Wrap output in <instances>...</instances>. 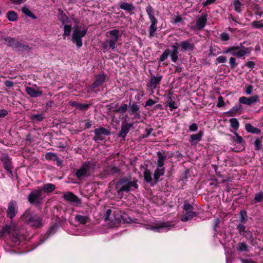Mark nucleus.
<instances>
[{"instance_id":"c756f323","label":"nucleus","mask_w":263,"mask_h":263,"mask_svg":"<svg viewBox=\"0 0 263 263\" xmlns=\"http://www.w3.org/2000/svg\"><path fill=\"white\" fill-rule=\"evenodd\" d=\"M203 135V132L200 131L197 134L192 135L190 136V142L194 144H197L199 141L201 140V138Z\"/></svg>"},{"instance_id":"a18cd8bd","label":"nucleus","mask_w":263,"mask_h":263,"mask_svg":"<svg viewBox=\"0 0 263 263\" xmlns=\"http://www.w3.org/2000/svg\"><path fill=\"white\" fill-rule=\"evenodd\" d=\"M21 10L23 13L29 17H31L33 20H35L36 18V16L27 7H23Z\"/></svg>"},{"instance_id":"7ed1b4c3","label":"nucleus","mask_w":263,"mask_h":263,"mask_svg":"<svg viewBox=\"0 0 263 263\" xmlns=\"http://www.w3.org/2000/svg\"><path fill=\"white\" fill-rule=\"evenodd\" d=\"M41 189L34 190L28 195L27 199L28 202L31 204L40 205L42 204L43 199Z\"/></svg>"},{"instance_id":"0eeeda50","label":"nucleus","mask_w":263,"mask_h":263,"mask_svg":"<svg viewBox=\"0 0 263 263\" xmlns=\"http://www.w3.org/2000/svg\"><path fill=\"white\" fill-rule=\"evenodd\" d=\"M94 133L95 136L93 137L92 140L95 142L103 140L104 139V136H109L110 134V132L108 129L103 127L96 128Z\"/></svg>"},{"instance_id":"603ef678","label":"nucleus","mask_w":263,"mask_h":263,"mask_svg":"<svg viewBox=\"0 0 263 263\" xmlns=\"http://www.w3.org/2000/svg\"><path fill=\"white\" fill-rule=\"evenodd\" d=\"M246 226L241 223H239L236 226V229L238 230V233L241 235H242L247 231L246 230Z\"/></svg>"},{"instance_id":"b1692460","label":"nucleus","mask_w":263,"mask_h":263,"mask_svg":"<svg viewBox=\"0 0 263 263\" xmlns=\"http://www.w3.org/2000/svg\"><path fill=\"white\" fill-rule=\"evenodd\" d=\"M164 167L157 166L154 174V183H153V185L156 184L158 182L160 177L164 175Z\"/></svg>"},{"instance_id":"f8f14e48","label":"nucleus","mask_w":263,"mask_h":263,"mask_svg":"<svg viewBox=\"0 0 263 263\" xmlns=\"http://www.w3.org/2000/svg\"><path fill=\"white\" fill-rule=\"evenodd\" d=\"M133 123H127L122 122L121 130L118 134L119 137L122 138L123 140L125 139L127 134L129 133L130 128L133 126Z\"/></svg>"},{"instance_id":"20e7f679","label":"nucleus","mask_w":263,"mask_h":263,"mask_svg":"<svg viewBox=\"0 0 263 263\" xmlns=\"http://www.w3.org/2000/svg\"><path fill=\"white\" fill-rule=\"evenodd\" d=\"M87 31V28L80 30L79 27H75L72 35V41L75 43L77 48H80L83 45L82 37H84Z\"/></svg>"},{"instance_id":"338daca9","label":"nucleus","mask_w":263,"mask_h":263,"mask_svg":"<svg viewBox=\"0 0 263 263\" xmlns=\"http://www.w3.org/2000/svg\"><path fill=\"white\" fill-rule=\"evenodd\" d=\"M153 131V129L152 128H146L145 129L144 134L143 135V138H146L148 137Z\"/></svg>"},{"instance_id":"79ce46f5","label":"nucleus","mask_w":263,"mask_h":263,"mask_svg":"<svg viewBox=\"0 0 263 263\" xmlns=\"http://www.w3.org/2000/svg\"><path fill=\"white\" fill-rule=\"evenodd\" d=\"M262 201H263V192L260 191L255 195L254 198L251 202L252 204H254L261 202Z\"/></svg>"},{"instance_id":"9b49d317","label":"nucleus","mask_w":263,"mask_h":263,"mask_svg":"<svg viewBox=\"0 0 263 263\" xmlns=\"http://www.w3.org/2000/svg\"><path fill=\"white\" fill-rule=\"evenodd\" d=\"M17 205L14 200L10 201L7 210V216L10 219L13 218L17 213Z\"/></svg>"},{"instance_id":"13d9d810","label":"nucleus","mask_w":263,"mask_h":263,"mask_svg":"<svg viewBox=\"0 0 263 263\" xmlns=\"http://www.w3.org/2000/svg\"><path fill=\"white\" fill-rule=\"evenodd\" d=\"M239 49V46H233L227 48L223 52V53H228L229 52H233L234 50H238Z\"/></svg>"},{"instance_id":"c9c22d12","label":"nucleus","mask_w":263,"mask_h":263,"mask_svg":"<svg viewBox=\"0 0 263 263\" xmlns=\"http://www.w3.org/2000/svg\"><path fill=\"white\" fill-rule=\"evenodd\" d=\"M246 130L249 132L253 134H258L260 133L261 130L259 128L255 127L250 124H247L245 126Z\"/></svg>"},{"instance_id":"69168bd1","label":"nucleus","mask_w":263,"mask_h":263,"mask_svg":"<svg viewBox=\"0 0 263 263\" xmlns=\"http://www.w3.org/2000/svg\"><path fill=\"white\" fill-rule=\"evenodd\" d=\"M182 20V18L181 16H174L172 18V22L174 23H177L181 22Z\"/></svg>"},{"instance_id":"6e6d98bb","label":"nucleus","mask_w":263,"mask_h":263,"mask_svg":"<svg viewBox=\"0 0 263 263\" xmlns=\"http://www.w3.org/2000/svg\"><path fill=\"white\" fill-rule=\"evenodd\" d=\"M183 209L185 211V212L194 211V206L191 204L187 203H184L183 205Z\"/></svg>"},{"instance_id":"680f3d73","label":"nucleus","mask_w":263,"mask_h":263,"mask_svg":"<svg viewBox=\"0 0 263 263\" xmlns=\"http://www.w3.org/2000/svg\"><path fill=\"white\" fill-rule=\"evenodd\" d=\"M229 63H230V67H231V68H234L237 65V64L236 62V60H235V59L234 58L231 57V58H230V59H229Z\"/></svg>"},{"instance_id":"e433bc0d","label":"nucleus","mask_w":263,"mask_h":263,"mask_svg":"<svg viewBox=\"0 0 263 263\" xmlns=\"http://www.w3.org/2000/svg\"><path fill=\"white\" fill-rule=\"evenodd\" d=\"M111 45V44H110V43L105 40V41L101 44V49L103 50L104 52L108 51L109 49H111L112 50H114L116 48L115 47Z\"/></svg>"},{"instance_id":"f704fd0d","label":"nucleus","mask_w":263,"mask_h":263,"mask_svg":"<svg viewBox=\"0 0 263 263\" xmlns=\"http://www.w3.org/2000/svg\"><path fill=\"white\" fill-rule=\"evenodd\" d=\"M143 176L146 182L151 183L152 185L153 183H154V182H153L152 174L149 170L147 169L145 170L143 173Z\"/></svg>"},{"instance_id":"473e14b6","label":"nucleus","mask_w":263,"mask_h":263,"mask_svg":"<svg viewBox=\"0 0 263 263\" xmlns=\"http://www.w3.org/2000/svg\"><path fill=\"white\" fill-rule=\"evenodd\" d=\"M249 49L248 48L243 47L242 49L237 50H234L232 53V54L234 56H236L237 58H242L243 57L248 51Z\"/></svg>"},{"instance_id":"393cba45","label":"nucleus","mask_w":263,"mask_h":263,"mask_svg":"<svg viewBox=\"0 0 263 263\" xmlns=\"http://www.w3.org/2000/svg\"><path fill=\"white\" fill-rule=\"evenodd\" d=\"M74 219L76 221L81 224H85L90 220L89 215H82L81 214L76 215Z\"/></svg>"},{"instance_id":"4be33fe9","label":"nucleus","mask_w":263,"mask_h":263,"mask_svg":"<svg viewBox=\"0 0 263 263\" xmlns=\"http://www.w3.org/2000/svg\"><path fill=\"white\" fill-rule=\"evenodd\" d=\"M150 21L151 24L149 27L148 37L152 38L154 36L155 33L157 30V24L158 23V20L156 18L151 20Z\"/></svg>"},{"instance_id":"de8ad7c7","label":"nucleus","mask_w":263,"mask_h":263,"mask_svg":"<svg viewBox=\"0 0 263 263\" xmlns=\"http://www.w3.org/2000/svg\"><path fill=\"white\" fill-rule=\"evenodd\" d=\"M7 18L9 21H15L17 18V13L14 11H9L7 14Z\"/></svg>"},{"instance_id":"1a4fd4ad","label":"nucleus","mask_w":263,"mask_h":263,"mask_svg":"<svg viewBox=\"0 0 263 263\" xmlns=\"http://www.w3.org/2000/svg\"><path fill=\"white\" fill-rule=\"evenodd\" d=\"M259 96L255 95L250 97L242 96L239 98V102L240 104H245L249 106H252L259 102Z\"/></svg>"},{"instance_id":"2eb2a0df","label":"nucleus","mask_w":263,"mask_h":263,"mask_svg":"<svg viewBox=\"0 0 263 263\" xmlns=\"http://www.w3.org/2000/svg\"><path fill=\"white\" fill-rule=\"evenodd\" d=\"M173 225L170 224L168 222H160L155 226L151 227V229L155 232H160L161 229L169 230Z\"/></svg>"},{"instance_id":"8fccbe9b","label":"nucleus","mask_w":263,"mask_h":263,"mask_svg":"<svg viewBox=\"0 0 263 263\" xmlns=\"http://www.w3.org/2000/svg\"><path fill=\"white\" fill-rule=\"evenodd\" d=\"M239 220L241 223H245L247 220V214L246 211H241L239 213Z\"/></svg>"},{"instance_id":"9d476101","label":"nucleus","mask_w":263,"mask_h":263,"mask_svg":"<svg viewBox=\"0 0 263 263\" xmlns=\"http://www.w3.org/2000/svg\"><path fill=\"white\" fill-rule=\"evenodd\" d=\"M1 161L4 164V168L10 175L12 174V170L13 168L11 159L9 157L8 154H3L1 155L0 158Z\"/></svg>"},{"instance_id":"f3484780","label":"nucleus","mask_w":263,"mask_h":263,"mask_svg":"<svg viewBox=\"0 0 263 263\" xmlns=\"http://www.w3.org/2000/svg\"><path fill=\"white\" fill-rule=\"evenodd\" d=\"M15 227L13 224H6L0 231V237L6 235H13Z\"/></svg>"},{"instance_id":"09e8293b","label":"nucleus","mask_w":263,"mask_h":263,"mask_svg":"<svg viewBox=\"0 0 263 263\" xmlns=\"http://www.w3.org/2000/svg\"><path fill=\"white\" fill-rule=\"evenodd\" d=\"M231 127L235 130L238 129L239 126V123L236 118H232L230 119Z\"/></svg>"},{"instance_id":"f257e3e1","label":"nucleus","mask_w":263,"mask_h":263,"mask_svg":"<svg viewBox=\"0 0 263 263\" xmlns=\"http://www.w3.org/2000/svg\"><path fill=\"white\" fill-rule=\"evenodd\" d=\"M137 180L134 179L132 180L131 177H124L120 179L117 183L116 188L118 194L124 192H128L132 190V187L136 189L138 188Z\"/></svg>"},{"instance_id":"7c9ffc66","label":"nucleus","mask_w":263,"mask_h":263,"mask_svg":"<svg viewBox=\"0 0 263 263\" xmlns=\"http://www.w3.org/2000/svg\"><path fill=\"white\" fill-rule=\"evenodd\" d=\"M197 215V213L195 211L185 212L182 216L181 220L182 221H187Z\"/></svg>"},{"instance_id":"a19ab883","label":"nucleus","mask_w":263,"mask_h":263,"mask_svg":"<svg viewBox=\"0 0 263 263\" xmlns=\"http://www.w3.org/2000/svg\"><path fill=\"white\" fill-rule=\"evenodd\" d=\"M237 250L239 252H248V246L245 242H239L237 244Z\"/></svg>"},{"instance_id":"49530a36","label":"nucleus","mask_w":263,"mask_h":263,"mask_svg":"<svg viewBox=\"0 0 263 263\" xmlns=\"http://www.w3.org/2000/svg\"><path fill=\"white\" fill-rule=\"evenodd\" d=\"M242 107L240 104H237L234 106L229 111L227 112V114H230V116H233L235 114H236L237 111L241 110Z\"/></svg>"},{"instance_id":"dca6fc26","label":"nucleus","mask_w":263,"mask_h":263,"mask_svg":"<svg viewBox=\"0 0 263 263\" xmlns=\"http://www.w3.org/2000/svg\"><path fill=\"white\" fill-rule=\"evenodd\" d=\"M64 199L68 201L80 204L81 203V200L74 194L71 192H67L63 196Z\"/></svg>"},{"instance_id":"37998d69","label":"nucleus","mask_w":263,"mask_h":263,"mask_svg":"<svg viewBox=\"0 0 263 263\" xmlns=\"http://www.w3.org/2000/svg\"><path fill=\"white\" fill-rule=\"evenodd\" d=\"M233 6L234 10L238 13H241L243 5L239 0H234Z\"/></svg>"},{"instance_id":"ddd939ff","label":"nucleus","mask_w":263,"mask_h":263,"mask_svg":"<svg viewBox=\"0 0 263 263\" xmlns=\"http://www.w3.org/2000/svg\"><path fill=\"white\" fill-rule=\"evenodd\" d=\"M176 44L180 46L181 50L184 52L186 51H192L194 49V45L190 40H185L181 42L180 44L177 43Z\"/></svg>"},{"instance_id":"bb28decb","label":"nucleus","mask_w":263,"mask_h":263,"mask_svg":"<svg viewBox=\"0 0 263 263\" xmlns=\"http://www.w3.org/2000/svg\"><path fill=\"white\" fill-rule=\"evenodd\" d=\"M206 17L205 15H202L200 17L196 20V27L198 29H202L205 25L206 23Z\"/></svg>"},{"instance_id":"f03ea898","label":"nucleus","mask_w":263,"mask_h":263,"mask_svg":"<svg viewBox=\"0 0 263 263\" xmlns=\"http://www.w3.org/2000/svg\"><path fill=\"white\" fill-rule=\"evenodd\" d=\"M23 217L25 222L29 224L33 227L36 228L42 226V218L39 215L31 211L29 209L25 211Z\"/></svg>"},{"instance_id":"72a5a7b5","label":"nucleus","mask_w":263,"mask_h":263,"mask_svg":"<svg viewBox=\"0 0 263 263\" xmlns=\"http://www.w3.org/2000/svg\"><path fill=\"white\" fill-rule=\"evenodd\" d=\"M45 118V116L44 111H42L41 114H33L30 117V119L36 122L42 121Z\"/></svg>"},{"instance_id":"6ab92c4d","label":"nucleus","mask_w":263,"mask_h":263,"mask_svg":"<svg viewBox=\"0 0 263 263\" xmlns=\"http://www.w3.org/2000/svg\"><path fill=\"white\" fill-rule=\"evenodd\" d=\"M120 8L130 15L134 13V11L135 10V7L132 3H121L120 5Z\"/></svg>"},{"instance_id":"6e6552de","label":"nucleus","mask_w":263,"mask_h":263,"mask_svg":"<svg viewBox=\"0 0 263 263\" xmlns=\"http://www.w3.org/2000/svg\"><path fill=\"white\" fill-rule=\"evenodd\" d=\"M105 36L108 39H106L111 45L116 47V43L119 37V31L117 29H112L108 31L105 33Z\"/></svg>"},{"instance_id":"3c124183","label":"nucleus","mask_w":263,"mask_h":263,"mask_svg":"<svg viewBox=\"0 0 263 263\" xmlns=\"http://www.w3.org/2000/svg\"><path fill=\"white\" fill-rule=\"evenodd\" d=\"M71 26L69 25H65L64 26V34L63 36H69L71 31Z\"/></svg>"},{"instance_id":"5fc2aeb1","label":"nucleus","mask_w":263,"mask_h":263,"mask_svg":"<svg viewBox=\"0 0 263 263\" xmlns=\"http://www.w3.org/2000/svg\"><path fill=\"white\" fill-rule=\"evenodd\" d=\"M242 236L248 240H251L253 238V234L252 232L249 230H247L245 233L243 234Z\"/></svg>"},{"instance_id":"ea45409f","label":"nucleus","mask_w":263,"mask_h":263,"mask_svg":"<svg viewBox=\"0 0 263 263\" xmlns=\"http://www.w3.org/2000/svg\"><path fill=\"white\" fill-rule=\"evenodd\" d=\"M2 39L6 42V43H7L8 46H10L12 48V49H13L17 41L15 39L9 36L3 37Z\"/></svg>"},{"instance_id":"0e129e2a","label":"nucleus","mask_w":263,"mask_h":263,"mask_svg":"<svg viewBox=\"0 0 263 263\" xmlns=\"http://www.w3.org/2000/svg\"><path fill=\"white\" fill-rule=\"evenodd\" d=\"M251 25L252 27L256 28H260L262 27L263 24H261L259 21H253L252 22Z\"/></svg>"},{"instance_id":"412c9836","label":"nucleus","mask_w":263,"mask_h":263,"mask_svg":"<svg viewBox=\"0 0 263 263\" xmlns=\"http://www.w3.org/2000/svg\"><path fill=\"white\" fill-rule=\"evenodd\" d=\"M120 171V170L119 167L111 164L106 167L104 170V174L107 176H111L119 173Z\"/></svg>"},{"instance_id":"4c0bfd02","label":"nucleus","mask_w":263,"mask_h":263,"mask_svg":"<svg viewBox=\"0 0 263 263\" xmlns=\"http://www.w3.org/2000/svg\"><path fill=\"white\" fill-rule=\"evenodd\" d=\"M55 189V186L53 184L47 183L43 185L42 192L44 191L45 193H50L53 191Z\"/></svg>"},{"instance_id":"aec40b11","label":"nucleus","mask_w":263,"mask_h":263,"mask_svg":"<svg viewBox=\"0 0 263 263\" xmlns=\"http://www.w3.org/2000/svg\"><path fill=\"white\" fill-rule=\"evenodd\" d=\"M57 18L58 21H60L63 25L68 23L70 21L69 18L66 15V14L61 9H58Z\"/></svg>"},{"instance_id":"a211bd4d","label":"nucleus","mask_w":263,"mask_h":263,"mask_svg":"<svg viewBox=\"0 0 263 263\" xmlns=\"http://www.w3.org/2000/svg\"><path fill=\"white\" fill-rule=\"evenodd\" d=\"M26 92L31 97L33 98L41 96L43 93V91L39 87L37 89H35L34 88L30 87H27L26 88Z\"/></svg>"},{"instance_id":"e2e57ef3","label":"nucleus","mask_w":263,"mask_h":263,"mask_svg":"<svg viewBox=\"0 0 263 263\" xmlns=\"http://www.w3.org/2000/svg\"><path fill=\"white\" fill-rule=\"evenodd\" d=\"M224 105V102L223 101V99L222 97L219 96L218 98V103L217 104V106L218 107H220L223 106Z\"/></svg>"},{"instance_id":"39448f33","label":"nucleus","mask_w":263,"mask_h":263,"mask_svg":"<svg viewBox=\"0 0 263 263\" xmlns=\"http://www.w3.org/2000/svg\"><path fill=\"white\" fill-rule=\"evenodd\" d=\"M172 50L166 49L164 50L163 54L160 57L161 62L164 61L170 55L172 62L175 63L178 60V47L176 45L171 46Z\"/></svg>"},{"instance_id":"4468645a","label":"nucleus","mask_w":263,"mask_h":263,"mask_svg":"<svg viewBox=\"0 0 263 263\" xmlns=\"http://www.w3.org/2000/svg\"><path fill=\"white\" fill-rule=\"evenodd\" d=\"M162 79V76L160 75L157 77H151L148 83H147V87H148L152 90L156 89L157 85L160 84Z\"/></svg>"},{"instance_id":"4d7b16f0","label":"nucleus","mask_w":263,"mask_h":263,"mask_svg":"<svg viewBox=\"0 0 263 263\" xmlns=\"http://www.w3.org/2000/svg\"><path fill=\"white\" fill-rule=\"evenodd\" d=\"M227 61V58L226 57L221 55L217 57L216 59V64H217L218 63H224Z\"/></svg>"},{"instance_id":"864d4df0","label":"nucleus","mask_w":263,"mask_h":263,"mask_svg":"<svg viewBox=\"0 0 263 263\" xmlns=\"http://www.w3.org/2000/svg\"><path fill=\"white\" fill-rule=\"evenodd\" d=\"M235 136V138H233V141L237 144H242L243 142L242 138L240 136L237 132H234Z\"/></svg>"},{"instance_id":"cd10ccee","label":"nucleus","mask_w":263,"mask_h":263,"mask_svg":"<svg viewBox=\"0 0 263 263\" xmlns=\"http://www.w3.org/2000/svg\"><path fill=\"white\" fill-rule=\"evenodd\" d=\"M157 154L158 156L157 166H158L159 167H164V161L166 159V156L160 151L158 152Z\"/></svg>"},{"instance_id":"a878e982","label":"nucleus","mask_w":263,"mask_h":263,"mask_svg":"<svg viewBox=\"0 0 263 263\" xmlns=\"http://www.w3.org/2000/svg\"><path fill=\"white\" fill-rule=\"evenodd\" d=\"M128 107L129 113L130 115H134V114H136V116L139 115L140 107L138 105L136 104L135 103H131V102H130Z\"/></svg>"},{"instance_id":"5701e85b","label":"nucleus","mask_w":263,"mask_h":263,"mask_svg":"<svg viewBox=\"0 0 263 263\" xmlns=\"http://www.w3.org/2000/svg\"><path fill=\"white\" fill-rule=\"evenodd\" d=\"M30 48L28 46L16 41L15 46L13 49V50L16 51H23V52H29Z\"/></svg>"},{"instance_id":"c03bdc74","label":"nucleus","mask_w":263,"mask_h":263,"mask_svg":"<svg viewBox=\"0 0 263 263\" xmlns=\"http://www.w3.org/2000/svg\"><path fill=\"white\" fill-rule=\"evenodd\" d=\"M145 10H146L147 14L148 15L149 20L156 18L154 14V9L150 5H149L148 6H147L146 7Z\"/></svg>"},{"instance_id":"2f4dec72","label":"nucleus","mask_w":263,"mask_h":263,"mask_svg":"<svg viewBox=\"0 0 263 263\" xmlns=\"http://www.w3.org/2000/svg\"><path fill=\"white\" fill-rule=\"evenodd\" d=\"M128 105L127 104H124L122 106L118 107V104H116L114 106L111 108L112 111L119 113L124 114L127 109Z\"/></svg>"},{"instance_id":"774afa93","label":"nucleus","mask_w":263,"mask_h":263,"mask_svg":"<svg viewBox=\"0 0 263 263\" xmlns=\"http://www.w3.org/2000/svg\"><path fill=\"white\" fill-rule=\"evenodd\" d=\"M220 37L222 41H227L229 39V35L226 32H222L220 35Z\"/></svg>"},{"instance_id":"c85d7f7f","label":"nucleus","mask_w":263,"mask_h":263,"mask_svg":"<svg viewBox=\"0 0 263 263\" xmlns=\"http://www.w3.org/2000/svg\"><path fill=\"white\" fill-rule=\"evenodd\" d=\"M105 80V76L103 74H99L97 77L95 82L92 84L91 88L94 89L99 86L101 85Z\"/></svg>"},{"instance_id":"052dcab7","label":"nucleus","mask_w":263,"mask_h":263,"mask_svg":"<svg viewBox=\"0 0 263 263\" xmlns=\"http://www.w3.org/2000/svg\"><path fill=\"white\" fill-rule=\"evenodd\" d=\"M56 155L55 153L49 152L45 154V158L48 160L54 159Z\"/></svg>"},{"instance_id":"58836bf2","label":"nucleus","mask_w":263,"mask_h":263,"mask_svg":"<svg viewBox=\"0 0 263 263\" xmlns=\"http://www.w3.org/2000/svg\"><path fill=\"white\" fill-rule=\"evenodd\" d=\"M70 104L81 110H86L89 106V104H83L76 102H72Z\"/></svg>"},{"instance_id":"423d86ee","label":"nucleus","mask_w":263,"mask_h":263,"mask_svg":"<svg viewBox=\"0 0 263 263\" xmlns=\"http://www.w3.org/2000/svg\"><path fill=\"white\" fill-rule=\"evenodd\" d=\"M90 166L91 163L89 161L84 163L79 169L76 170L75 172L76 176L80 180L89 176Z\"/></svg>"},{"instance_id":"bf43d9fd","label":"nucleus","mask_w":263,"mask_h":263,"mask_svg":"<svg viewBox=\"0 0 263 263\" xmlns=\"http://www.w3.org/2000/svg\"><path fill=\"white\" fill-rule=\"evenodd\" d=\"M255 149L256 151H259L261 149V140L259 139H256L254 141Z\"/></svg>"}]
</instances>
